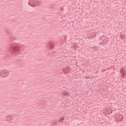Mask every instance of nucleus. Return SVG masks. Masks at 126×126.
Wrapping results in <instances>:
<instances>
[{"instance_id": "nucleus-12", "label": "nucleus", "mask_w": 126, "mask_h": 126, "mask_svg": "<svg viewBox=\"0 0 126 126\" xmlns=\"http://www.w3.org/2000/svg\"><path fill=\"white\" fill-rule=\"evenodd\" d=\"M122 75H124V76H125V73H124V72H122Z\"/></svg>"}, {"instance_id": "nucleus-4", "label": "nucleus", "mask_w": 126, "mask_h": 126, "mask_svg": "<svg viewBox=\"0 0 126 126\" xmlns=\"http://www.w3.org/2000/svg\"><path fill=\"white\" fill-rule=\"evenodd\" d=\"M54 48V43L53 42H50L49 43L48 46H47V49L49 50H52Z\"/></svg>"}, {"instance_id": "nucleus-2", "label": "nucleus", "mask_w": 126, "mask_h": 126, "mask_svg": "<svg viewBox=\"0 0 126 126\" xmlns=\"http://www.w3.org/2000/svg\"><path fill=\"white\" fill-rule=\"evenodd\" d=\"M63 72L64 74H67L70 71V68L69 66H66L63 68Z\"/></svg>"}, {"instance_id": "nucleus-1", "label": "nucleus", "mask_w": 126, "mask_h": 126, "mask_svg": "<svg viewBox=\"0 0 126 126\" xmlns=\"http://www.w3.org/2000/svg\"><path fill=\"white\" fill-rule=\"evenodd\" d=\"M11 50L12 51V52H14L16 55L17 54H20V53H21V51H20V48H19L12 47Z\"/></svg>"}, {"instance_id": "nucleus-7", "label": "nucleus", "mask_w": 126, "mask_h": 126, "mask_svg": "<svg viewBox=\"0 0 126 126\" xmlns=\"http://www.w3.org/2000/svg\"><path fill=\"white\" fill-rule=\"evenodd\" d=\"M63 120H64V118H62L60 119V121L61 123H63Z\"/></svg>"}, {"instance_id": "nucleus-8", "label": "nucleus", "mask_w": 126, "mask_h": 126, "mask_svg": "<svg viewBox=\"0 0 126 126\" xmlns=\"http://www.w3.org/2000/svg\"><path fill=\"white\" fill-rule=\"evenodd\" d=\"M8 120L9 121H11V120H12V118H11V116H9V117H8Z\"/></svg>"}, {"instance_id": "nucleus-11", "label": "nucleus", "mask_w": 126, "mask_h": 126, "mask_svg": "<svg viewBox=\"0 0 126 126\" xmlns=\"http://www.w3.org/2000/svg\"><path fill=\"white\" fill-rule=\"evenodd\" d=\"M34 4H35V3H33V4L32 5V7H34L36 6V5H34Z\"/></svg>"}, {"instance_id": "nucleus-3", "label": "nucleus", "mask_w": 126, "mask_h": 126, "mask_svg": "<svg viewBox=\"0 0 126 126\" xmlns=\"http://www.w3.org/2000/svg\"><path fill=\"white\" fill-rule=\"evenodd\" d=\"M8 73H9V72H8L7 70L4 69L2 71V72H0V76H1V75H2V74H8Z\"/></svg>"}, {"instance_id": "nucleus-9", "label": "nucleus", "mask_w": 126, "mask_h": 126, "mask_svg": "<svg viewBox=\"0 0 126 126\" xmlns=\"http://www.w3.org/2000/svg\"><path fill=\"white\" fill-rule=\"evenodd\" d=\"M9 74V73H8V74H3L4 76H5V77H6V76H8V75Z\"/></svg>"}, {"instance_id": "nucleus-10", "label": "nucleus", "mask_w": 126, "mask_h": 126, "mask_svg": "<svg viewBox=\"0 0 126 126\" xmlns=\"http://www.w3.org/2000/svg\"><path fill=\"white\" fill-rule=\"evenodd\" d=\"M39 1H40V0H34V2H37V3H39Z\"/></svg>"}, {"instance_id": "nucleus-6", "label": "nucleus", "mask_w": 126, "mask_h": 126, "mask_svg": "<svg viewBox=\"0 0 126 126\" xmlns=\"http://www.w3.org/2000/svg\"><path fill=\"white\" fill-rule=\"evenodd\" d=\"M33 2L31 1V0H29V2L28 4H29V5H31V6H32V4H33Z\"/></svg>"}, {"instance_id": "nucleus-14", "label": "nucleus", "mask_w": 126, "mask_h": 126, "mask_svg": "<svg viewBox=\"0 0 126 126\" xmlns=\"http://www.w3.org/2000/svg\"><path fill=\"white\" fill-rule=\"evenodd\" d=\"M33 0H31V1H33Z\"/></svg>"}, {"instance_id": "nucleus-15", "label": "nucleus", "mask_w": 126, "mask_h": 126, "mask_svg": "<svg viewBox=\"0 0 126 126\" xmlns=\"http://www.w3.org/2000/svg\"><path fill=\"white\" fill-rule=\"evenodd\" d=\"M122 71H123V70H121V72H122Z\"/></svg>"}, {"instance_id": "nucleus-5", "label": "nucleus", "mask_w": 126, "mask_h": 126, "mask_svg": "<svg viewBox=\"0 0 126 126\" xmlns=\"http://www.w3.org/2000/svg\"><path fill=\"white\" fill-rule=\"evenodd\" d=\"M62 95H64V96H66L68 95V93L65 92V91H63L62 93Z\"/></svg>"}, {"instance_id": "nucleus-13", "label": "nucleus", "mask_w": 126, "mask_h": 126, "mask_svg": "<svg viewBox=\"0 0 126 126\" xmlns=\"http://www.w3.org/2000/svg\"><path fill=\"white\" fill-rule=\"evenodd\" d=\"M93 49H96V47H93Z\"/></svg>"}]
</instances>
